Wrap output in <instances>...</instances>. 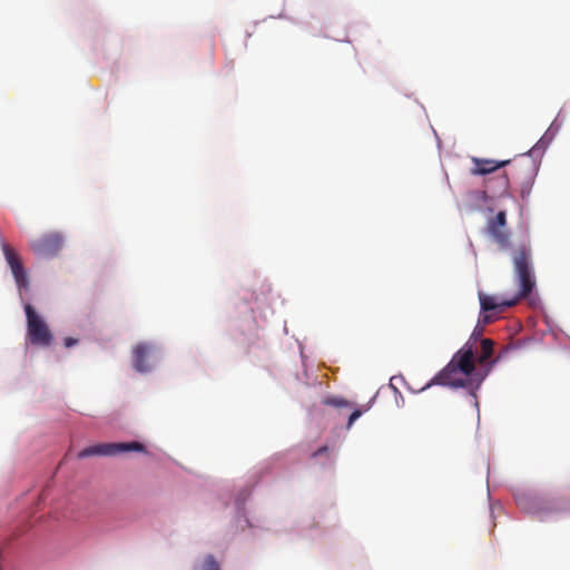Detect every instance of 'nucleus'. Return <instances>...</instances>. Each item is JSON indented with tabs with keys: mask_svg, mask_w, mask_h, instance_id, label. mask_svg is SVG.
Listing matches in <instances>:
<instances>
[{
	"mask_svg": "<svg viewBox=\"0 0 570 570\" xmlns=\"http://www.w3.org/2000/svg\"><path fill=\"white\" fill-rule=\"evenodd\" d=\"M483 324L476 323L466 343L426 386L429 387L432 384L451 387H464L468 384L479 386L494 363L491 360L494 342L490 338H483Z\"/></svg>",
	"mask_w": 570,
	"mask_h": 570,
	"instance_id": "obj_1",
	"label": "nucleus"
},
{
	"mask_svg": "<svg viewBox=\"0 0 570 570\" xmlns=\"http://www.w3.org/2000/svg\"><path fill=\"white\" fill-rule=\"evenodd\" d=\"M512 264L520 286L519 293L513 298L503 301H498L494 296L479 293L482 312H502L514 306L520 299L527 298L533 291L535 279L531 247L523 244L515 248L512 253Z\"/></svg>",
	"mask_w": 570,
	"mask_h": 570,
	"instance_id": "obj_2",
	"label": "nucleus"
},
{
	"mask_svg": "<svg viewBox=\"0 0 570 570\" xmlns=\"http://www.w3.org/2000/svg\"><path fill=\"white\" fill-rule=\"evenodd\" d=\"M24 313L27 318V343L39 347H49L53 342V334L48 324L30 304L24 305Z\"/></svg>",
	"mask_w": 570,
	"mask_h": 570,
	"instance_id": "obj_3",
	"label": "nucleus"
},
{
	"mask_svg": "<svg viewBox=\"0 0 570 570\" xmlns=\"http://www.w3.org/2000/svg\"><path fill=\"white\" fill-rule=\"evenodd\" d=\"M146 452V448L138 441L132 442H119V443H101L92 446H88L78 453V458L83 459L94 455L112 456L122 452Z\"/></svg>",
	"mask_w": 570,
	"mask_h": 570,
	"instance_id": "obj_4",
	"label": "nucleus"
},
{
	"mask_svg": "<svg viewBox=\"0 0 570 570\" xmlns=\"http://www.w3.org/2000/svg\"><path fill=\"white\" fill-rule=\"evenodd\" d=\"M2 250L18 288L27 291L29 288V278L20 256L10 245L6 243L2 244Z\"/></svg>",
	"mask_w": 570,
	"mask_h": 570,
	"instance_id": "obj_5",
	"label": "nucleus"
},
{
	"mask_svg": "<svg viewBox=\"0 0 570 570\" xmlns=\"http://www.w3.org/2000/svg\"><path fill=\"white\" fill-rule=\"evenodd\" d=\"M62 245V236L58 233H51L33 240L31 247L37 255L49 257L56 255Z\"/></svg>",
	"mask_w": 570,
	"mask_h": 570,
	"instance_id": "obj_6",
	"label": "nucleus"
},
{
	"mask_svg": "<svg viewBox=\"0 0 570 570\" xmlns=\"http://www.w3.org/2000/svg\"><path fill=\"white\" fill-rule=\"evenodd\" d=\"M507 225V213L504 210H500L495 217L489 219L487 229L488 233L493 237V239L501 246L507 247L510 243L509 233L502 230V228Z\"/></svg>",
	"mask_w": 570,
	"mask_h": 570,
	"instance_id": "obj_7",
	"label": "nucleus"
},
{
	"mask_svg": "<svg viewBox=\"0 0 570 570\" xmlns=\"http://www.w3.org/2000/svg\"><path fill=\"white\" fill-rule=\"evenodd\" d=\"M153 346L147 343H139L132 350V365L136 371L145 373L148 372L151 366L148 363V358L151 356Z\"/></svg>",
	"mask_w": 570,
	"mask_h": 570,
	"instance_id": "obj_8",
	"label": "nucleus"
},
{
	"mask_svg": "<svg viewBox=\"0 0 570 570\" xmlns=\"http://www.w3.org/2000/svg\"><path fill=\"white\" fill-rule=\"evenodd\" d=\"M473 167L471 168V174L473 176H484L488 174L494 173L497 169L502 168L510 164V160H494L488 158H472Z\"/></svg>",
	"mask_w": 570,
	"mask_h": 570,
	"instance_id": "obj_9",
	"label": "nucleus"
},
{
	"mask_svg": "<svg viewBox=\"0 0 570 570\" xmlns=\"http://www.w3.org/2000/svg\"><path fill=\"white\" fill-rule=\"evenodd\" d=\"M485 187L497 196H505L509 194L510 180L507 174H502L495 178L488 179Z\"/></svg>",
	"mask_w": 570,
	"mask_h": 570,
	"instance_id": "obj_10",
	"label": "nucleus"
},
{
	"mask_svg": "<svg viewBox=\"0 0 570 570\" xmlns=\"http://www.w3.org/2000/svg\"><path fill=\"white\" fill-rule=\"evenodd\" d=\"M203 570H220L219 563L212 554H208L204 560Z\"/></svg>",
	"mask_w": 570,
	"mask_h": 570,
	"instance_id": "obj_11",
	"label": "nucleus"
},
{
	"mask_svg": "<svg viewBox=\"0 0 570 570\" xmlns=\"http://www.w3.org/2000/svg\"><path fill=\"white\" fill-rule=\"evenodd\" d=\"M324 404L333 405V406H336V407L348 405V403L345 400L338 399V397H326L324 400Z\"/></svg>",
	"mask_w": 570,
	"mask_h": 570,
	"instance_id": "obj_12",
	"label": "nucleus"
},
{
	"mask_svg": "<svg viewBox=\"0 0 570 570\" xmlns=\"http://www.w3.org/2000/svg\"><path fill=\"white\" fill-rule=\"evenodd\" d=\"M493 321L492 316L488 312H482L479 316L478 323H482L483 327Z\"/></svg>",
	"mask_w": 570,
	"mask_h": 570,
	"instance_id": "obj_13",
	"label": "nucleus"
},
{
	"mask_svg": "<svg viewBox=\"0 0 570 570\" xmlns=\"http://www.w3.org/2000/svg\"><path fill=\"white\" fill-rule=\"evenodd\" d=\"M78 343V340L77 338H73V337H66L63 340V345L65 347L69 348L73 345H76Z\"/></svg>",
	"mask_w": 570,
	"mask_h": 570,
	"instance_id": "obj_14",
	"label": "nucleus"
},
{
	"mask_svg": "<svg viewBox=\"0 0 570 570\" xmlns=\"http://www.w3.org/2000/svg\"><path fill=\"white\" fill-rule=\"evenodd\" d=\"M355 420H356V410H353L348 415L347 426L351 428V425L354 423Z\"/></svg>",
	"mask_w": 570,
	"mask_h": 570,
	"instance_id": "obj_15",
	"label": "nucleus"
},
{
	"mask_svg": "<svg viewBox=\"0 0 570 570\" xmlns=\"http://www.w3.org/2000/svg\"><path fill=\"white\" fill-rule=\"evenodd\" d=\"M328 451L327 446H321L317 451L313 453V456L316 458L318 455H322Z\"/></svg>",
	"mask_w": 570,
	"mask_h": 570,
	"instance_id": "obj_16",
	"label": "nucleus"
},
{
	"mask_svg": "<svg viewBox=\"0 0 570 570\" xmlns=\"http://www.w3.org/2000/svg\"><path fill=\"white\" fill-rule=\"evenodd\" d=\"M529 193H530V189L522 188V189H521V197H522V198H525V196H527V195H529Z\"/></svg>",
	"mask_w": 570,
	"mask_h": 570,
	"instance_id": "obj_17",
	"label": "nucleus"
},
{
	"mask_svg": "<svg viewBox=\"0 0 570 570\" xmlns=\"http://www.w3.org/2000/svg\"><path fill=\"white\" fill-rule=\"evenodd\" d=\"M391 381H393V379H391ZM390 386L394 390L395 393L400 394L399 390L393 385L392 382H390Z\"/></svg>",
	"mask_w": 570,
	"mask_h": 570,
	"instance_id": "obj_18",
	"label": "nucleus"
},
{
	"mask_svg": "<svg viewBox=\"0 0 570 570\" xmlns=\"http://www.w3.org/2000/svg\"><path fill=\"white\" fill-rule=\"evenodd\" d=\"M361 414H362V411L358 409V412H357L358 417L361 416Z\"/></svg>",
	"mask_w": 570,
	"mask_h": 570,
	"instance_id": "obj_19",
	"label": "nucleus"
}]
</instances>
